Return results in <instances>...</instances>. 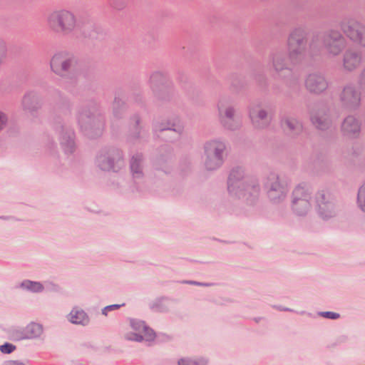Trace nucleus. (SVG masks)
Instances as JSON below:
<instances>
[{"mask_svg": "<svg viewBox=\"0 0 365 365\" xmlns=\"http://www.w3.org/2000/svg\"><path fill=\"white\" fill-rule=\"evenodd\" d=\"M273 113L272 106L261 100L254 101L248 106L249 118L257 129L267 128L270 124Z\"/></svg>", "mask_w": 365, "mask_h": 365, "instance_id": "nucleus-10", "label": "nucleus"}, {"mask_svg": "<svg viewBox=\"0 0 365 365\" xmlns=\"http://www.w3.org/2000/svg\"><path fill=\"white\" fill-rule=\"evenodd\" d=\"M262 319L261 317H259V318H255V321L257 323H258V322L260 321V319Z\"/></svg>", "mask_w": 365, "mask_h": 365, "instance_id": "nucleus-51", "label": "nucleus"}, {"mask_svg": "<svg viewBox=\"0 0 365 365\" xmlns=\"http://www.w3.org/2000/svg\"><path fill=\"white\" fill-rule=\"evenodd\" d=\"M127 108L125 91L122 89L116 90L112 103L113 117L115 119L123 118L126 113Z\"/></svg>", "mask_w": 365, "mask_h": 365, "instance_id": "nucleus-24", "label": "nucleus"}, {"mask_svg": "<svg viewBox=\"0 0 365 365\" xmlns=\"http://www.w3.org/2000/svg\"><path fill=\"white\" fill-rule=\"evenodd\" d=\"M309 114L311 124L315 129L327 131L332 127L334 120L327 104L316 105L309 110Z\"/></svg>", "mask_w": 365, "mask_h": 365, "instance_id": "nucleus-15", "label": "nucleus"}, {"mask_svg": "<svg viewBox=\"0 0 365 365\" xmlns=\"http://www.w3.org/2000/svg\"><path fill=\"white\" fill-rule=\"evenodd\" d=\"M283 129L291 136L297 137L304 130L302 122L293 116H285L281 121Z\"/></svg>", "mask_w": 365, "mask_h": 365, "instance_id": "nucleus-28", "label": "nucleus"}, {"mask_svg": "<svg viewBox=\"0 0 365 365\" xmlns=\"http://www.w3.org/2000/svg\"><path fill=\"white\" fill-rule=\"evenodd\" d=\"M8 120L7 115L4 112L0 111V133L7 126Z\"/></svg>", "mask_w": 365, "mask_h": 365, "instance_id": "nucleus-45", "label": "nucleus"}, {"mask_svg": "<svg viewBox=\"0 0 365 365\" xmlns=\"http://www.w3.org/2000/svg\"><path fill=\"white\" fill-rule=\"evenodd\" d=\"M359 86L365 91V67L361 71L357 81Z\"/></svg>", "mask_w": 365, "mask_h": 365, "instance_id": "nucleus-44", "label": "nucleus"}, {"mask_svg": "<svg viewBox=\"0 0 365 365\" xmlns=\"http://www.w3.org/2000/svg\"><path fill=\"white\" fill-rule=\"evenodd\" d=\"M15 349L16 346L10 343H5L0 346V350L4 354H11Z\"/></svg>", "mask_w": 365, "mask_h": 365, "instance_id": "nucleus-46", "label": "nucleus"}, {"mask_svg": "<svg viewBox=\"0 0 365 365\" xmlns=\"http://www.w3.org/2000/svg\"><path fill=\"white\" fill-rule=\"evenodd\" d=\"M255 80L262 85L265 81V77L264 76H259V78L255 77Z\"/></svg>", "mask_w": 365, "mask_h": 365, "instance_id": "nucleus-50", "label": "nucleus"}, {"mask_svg": "<svg viewBox=\"0 0 365 365\" xmlns=\"http://www.w3.org/2000/svg\"><path fill=\"white\" fill-rule=\"evenodd\" d=\"M21 106L24 110L28 111L31 113L37 112L42 108V97L36 91H29L23 96Z\"/></svg>", "mask_w": 365, "mask_h": 365, "instance_id": "nucleus-23", "label": "nucleus"}, {"mask_svg": "<svg viewBox=\"0 0 365 365\" xmlns=\"http://www.w3.org/2000/svg\"><path fill=\"white\" fill-rule=\"evenodd\" d=\"M331 82L326 74L320 71L308 73L304 78V89L311 95L320 96L329 88Z\"/></svg>", "mask_w": 365, "mask_h": 365, "instance_id": "nucleus-14", "label": "nucleus"}, {"mask_svg": "<svg viewBox=\"0 0 365 365\" xmlns=\"http://www.w3.org/2000/svg\"><path fill=\"white\" fill-rule=\"evenodd\" d=\"M341 108L348 110H356L361 104V93L351 83L344 85L339 93Z\"/></svg>", "mask_w": 365, "mask_h": 365, "instance_id": "nucleus-18", "label": "nucleus"}, {"mask_svg": "<svg viewBox=\"0 0 365 365\" xmlns=\"http://www.w3.org/2000/svg\"><path fill=\"white\" fill-rule=\"evenodd\" d=\"M43 333L41 324L31 322L22 331H15L13 336L17 340L32 339L39 337Z\"/></svg>", "mask_w": 365, "mask_h": 365, "instance_id": "nucleus-26", "label": "nucleus"}, {"mask_svg": "<svg viewBox=\"0 0 365 365\" xmlns=\"http://www.w3.org/2000/svg\"><path fill=\"white\" fill-rule=\"evenodd\" d=\"M341 67L344 71L353 73L357 71L363 63L361 51L354 48L345 49L342 53Z\"/></svg>", "mask_w": 365, "mask_h": 365, "instance_id": "nucleus-20", "label": "nucleus"}, {"mask_svg": "<svg viewBox=\"0 0 365 365\" xmlns=\"http://www.w3.org/2000/svg\"><path fill=\"white\" fill-rule=\"evenodd\" d=\"M340 29L351 42L365 46V25L355 19H345L339 23Z\"/></svg>", "mask_w": 365, "mask_h": 365, "instance_id": "nucleus-16", "label": "nucleus"}, {"mask_svg": "<svg viewBox=\"0 0 365 365\" xmlns=\"http://www.w3.org/2000/svg\"><path fill=\"white\" fill-rule=\"evenodd\" d=\"M361 46L365 48V46Z\"/></svg>", "mask_w": 365, "mask_h": 365, "instance_id": "nucleus-54", "label": "nucleus"}, {"mask_svg": "<svg viewBox=\"0 0 365 365\" xmlns=\"http://www.w3.org/2000/svg\"><path fill=\"white\" fill-rule=\"evenodd\" d=\"M361 121L356 115L349 114L341 122V133L349 139L358 138L361 134Z\"/></svg>", "mask_w": 365, "mask_h": 365, "instance_id": "nucleus-21", "label": "nucleus"}, {"mask_svg": "<svg viewBox=\"0 0 365 365\" xmlns=\"http://www.w3.org/2000/svg\"><path fill=\"white\" fill-rule=\"evenodd\" d=\"M164 298L157 299L151 306V308L160 312H164L168 311V308L163 304V300Z\"/></svg>", "mask_w": 365, "mask_h": 365, "instance_id": "nucleus-41", "label": "nucleus"}, {"mask_svg": "<svg viewBox=\"0 0 365 365\" xmlns=\"http://www.w3.org/2000/svg\"><path fill=\"white\" fill-rule=\"evenodd\" d=\"M357 202L359 207L365 212V182L361 185L358 192Z\"/></svg>", "mask_w": 365, "mask_h": 365, "instance_id": "nucleus-38", "label": "nucleus"}, {"mask_svg": "<svg viewBox=\"0 0 365 365\" xmlns=\"http://www.w3.org/2000/svg\"><path fill=\"white\" fill-rule=\"evenodd\" d=\"M227 191L230 197L254 205L259 200L261 187L257 178L246 175L245 169L237 166L228 175Z\"/></svg>", "mask_w": 365, "mask_h": 365, "instance_id": "nucleus-2", "label": "nucleus"}, {"mask_svg": "<svg viewBox=\"0 0 365 365\" xmlns=\"http://www.w3.org/2000/svg\"><path fill=\"white\" fill-rule=\"evenodd\" d=\"M130 326L134 331L143 334L145 341H150L155 339V333L151 328L148 327L143 321L130 319Z\"/></svg>", "mask_w": 365, "mask_h": 365, "instance_id": "nucleus-29", "label": "nucleus"}, {"mask_svg": "<svg viewBox=\"0 0 365 365\" xmlns=\"http://www.w3.org/2000/svg\"><path fill=\"white\" fill-rule=\"evenodd\" d=\"M153 167L156 170L162 171L165 174H168L172 170V154L158 155L153 161Z\"/></svg>", "mask_w": 365, "mask_h": 365, "instance_id": "nucleus-31", "label": "nucleus"}, {"mask_svg": "<svg viewBox=\"0 0 365 365\" xmlns=\"http://www.w3.org/2000/svg\"><path fill=\"white\" fill-rule=\"evenodd\" d=\"M50 68L56 75L65 79H71L78 71V59L71 52L58 51L51 58Z\"/></svg>", "mask_w": 365, "mask_h": 365, "instance_id": "nucleus-7", "label": "nucleus"}, {"mask_svg": "<svg viewBox=\"0 0 365 365\" xmlns=\"http://www.w3.org/2000/svg\"><path fill=\"white\" fill-rule=\"evenodd\" d=\"M225 143L220 139H210L205 142L202 155L205 169L215 171L221 168L225 162Z\"/></svg>", "mask_w": 365, "mask_h": 365, "instance_id": "nucleus-6", "label": "nucleus"}, {"mask_svg": "<svg viewBox=\"0 0 365 365\" xmlns=\"http://www.w3.org/2000/svg\"><path fill=\"white\" fill-rule=\"evenodd\" d=\"M207 363V360L202 358L197 359L182 358L178 361V365H206Z\"/></svg>", "mask_w": 365, "mask_h": 365, "instance_id": "nucleus-36", "label": "nucleus"}, {"mask_svg": "<svg viewBox=\"0 0 365 365\" xmlns=\"http://www.w3.org/2000/svg\"><path fill=\"white\" fill-rule=\"evenodd\" d=\"M321 42V49L314 44V40L309 43V56L312 60H316L321 56V51L329 58H336L340 56L347 46V39L341 30L337 28H328L319 34Z\"/></svg>", "mask_w": 365, "mask_h": 365, "instance_id": "nucleus-4", "label": "nucleus"}, {"mask_svg": "<svg viewBox=\"0 0 365 365\" xmlns=\"http://www.w3.org/2000/svg\"><path fill=\"white\" fill-rule=\"evenodd\" d=\"M263 187L269 201L274 205L282 203L289 192L287 186L283 183L278 174L269 173L263 181Z\"/></svg>", "mask_w": 365, "mask_h": 365, "instance_id": "nucleus-11", "label": "nucleus"}, {"mask_svg": "<svg viewBox=\"0 0 365 365\" xmlns=\"http://www.w3.org/2000/svg\"><path fill=\"white\" fill-rule=\"evenodd\" d=\"M77 121L82 132L93 138L102 135L105 127V112L101 103L91 101L81 106L77 112Z\"/></svg>", "mask_w": 365, "mask_h": 365, "instance_id": "nucleus-3", "label": "nucleus"}, {"mask_svg": "<svg viewBox=\"0 0 365 365\" xmlns=\"http://www.w3.org/2000/svg\"><path fill=\"white\" fill-rule=\"evenodd\" d=\"M318 315L320 317H322L324 318L329 319H337L340 317V314L339 313L330 312V311L319 312H318Z\"/></svg>", "mask_w": 365, "mask_h": 365, "instance_id": "nucleus-42", "label": "nucleus"}, {"mask_svg": "<svg viewBox=\"0 0 365 365\" xmlns=\"http://www.w3.org/2000/svg\"><path fill=\"white\" fill-rule=\"evenodd\" d=\"M315 202L317 215L322 220L327 221L337 215L339 207L329 190H319L315 194Z\"/></svg>", "mask_w": 365, "mask_h": 365, "instance_id": "nucleus-12", "label": "nucleus"}, {"mask_svg": "<svg viewBox=\"0 0 365 365\" xmlns=\"http://www.w3.org/2000/svg\"><path fill=\"white\" fill-rule=\"evenodd\" d=\"M291 207L298 216H305L312 208V192L304 184L297 185L292 192Z\"/></svg>", "mask_w": 365, "mask_h": 365, "instance_id": "nucleus-13", "label": "nucleus"}, {"mask_svg": "<svg viewBox=\"0 0 365 365\" xmlns=\"http://www.w3.org/2000/svg\"><path fill=\"white\" fill-rule=\"evenodd\" d=\"M274 307L277 309H279V310H280V311L294 312V310L290 309V308L284 307H282V306H274Z\"/></svg>", "mask_w": 365, "mask_h": 365, "instance_id": "nucleus-49", "label": "nucleus"}, {"mask_svg": "<svg viewBox=\"0 0 365 365\" xmlns=\"http://www.w3.org/2000/svg\"><path fill=\"white\" fill-rule=\"evenodd\" d=\"M230 89L232 92L238 93L247 88V83L245 76L233 73L230 76Z\"/></svg>", "mask_w": 365, "mask_h": 365, "instance_id": "nucleus-34", "label": "nucleus"}, {"mask_svg": "<svg viewBox=\"0 0 365 365\" xmlns=\"http://www.w3.org/2000/svg\"><path fill=\"white\" fill-rule=\"evenodd\" d=\"M217 108L219 122L225 129L234 131L240 128L242 121L236 114V108L232 98H220Z\"/></svg>", "mask_w": 365, "mask_h": 365, "instance_id": "nucleus-9", "label": "nucleus"}, {"mask_svg": "<svg viewBox=\"0 0 365 365\" xmlns=\"http://www.w3.org/2000/svg\"><path fill=\"white\" fill-rule=\"evenodd\" d=\"M48 28L53 33L68 36L79 33L85 38H97L95 24L91 21L78 20L76 15L68 9L52 11L46 18Z\"/></svg>", "mask_w": 365, "mask_h": 365, "instance_id": "nucleus-1", "label": "nucleus"}, {"mask_svg": "<svg viewBox=\"0 0 365 365\" xmlns=\"http://www.w3.org/2000/svg\"><path fill=\"white\" fill-rule=\"evenodd\" d=\"M68 319L72 324L82 326H87L90 322L88 315L83 309L78 307H74L68 315Z\"/></svg>", "mask_w": 365, "mask_h": 365, "instance_id": "nucleus-32", "label": "nucleus"}, {"mask_svg": "<svg viewBox=\"0 0 365 365\" xmlns=\"http://www.w3.org/2000/svg\"><path fill=\"white\" fill-rule=\"evenodd\" d=\"M109 5L115 10H123L127 5L128 0H108Z\"/></svg>", "mask_w": 365, "mask_h": 365, "instance_id": "nucleus-40", "label": "nucleus"}, {"mask_svg": "<svg viewBox=\"0 0 365 365\" xmlns=\"http://www.w3.org/2000/svg\"><path fill=\"white\" fill-rule=\"evenodd\" d=\"M19 287L32 293H40L42 292L44 289V287L41 282L31 281L29 279H25L22 281L20 283Z\"/></svg>", "mask_w": 365, "mask_h": 365, "instance_id": "nucleus-35", "label": "nucleus"}, {"mask_svg": "<svg viewBox=\"0 0 365 365\" xmlns=\"http://www.w3.org/2000/svg\"><path fill=\"white\" fill-rule=\"evenodd\" d=\"M305 313V312L302 311L300 312L301 314H304Z\"/></svg>", "mask_w": 365, "mask_h": 365, "instance_id": "nucleus-53", "label": "nucleus"}, {"mask_svg": "<svg viewBox=\"0 0 365 365\" xmlns=\"http://www.w3.org/2000/svg\"><path fill=\"white\" fill-rule=\"evenodd\" d=\"M184 283L197 285V286H202V287H210L212 285V284H210V283H202V282L191 281V280L190 281H185Z\"/></svg>", "mask_w": 365, "mask_h": 365, "instance_id": "nucleus-47", "label": "nucleus"}, {"mask_svg": "<svg viewBox=\"0 0 365 365\" xmlns=\"http://www.w3.org/2000/svg\"><path fill=\"white\" fill-rule=\"evenodd\" d=\"M140 117L135 113L130 118V135L134 140L145 138L148 136L146 132L140 125Z\"/></svg>", "mask_w": 365, "mask_h": 365, "instance_id": "nucleus-30", "label": "nucleus"}, {"mask_svg": "<svg viewBox=\"0 0 365 365\" xmlns=\"http://www.w3.org/2000/svg\"><path fill=\"white\" fill-rule=\"evenodd\" d=\"M58 100L56 101L54 109L66 115L71 113V106L69 100L59 91H56Z\"/></svg>", "mask_w": 365, "mask_h": 365, "instance_id": "nucleus-33", "label": "nucleus"}, {"mask_svg": "<svg viewBox=\"0 0 365 365\" xmlns=\"http://www.w3.org/2000/svg\"><path fill=\"white\" fill-rule=\"evenodd\" d=\"M0 219H4V220H5V219H6V217H0Z\"/></svg>", "mask_w": 365, "mask_h": 365, "instance_id": "nucleus-52", "label": "nucleus"}, {"mask_svg": "<svg viewBox=\"0 0 365 365\" xmlns=\"http://www.w3.org/2000/svg\"><path fill=\"white\" fill-rule=\"evenodd\" d=\"M95 165L101 170L118 173L125 166L123 152L116 147H105L97 153Z\"/></svg>", "mask_w": 365, "mask_h": 365, "instance_id": "nucleus-8", "label": "nucleus"}, {"mask_svg": "<svg viewBox=\"0 0 365 365\" xmlns=\"http://www.w3.org/2000/svg\"><path fill=\"white\" fill-rule=\"evenodd\" d=\"M287 52L293 66L301 64L305 59L308 51V33L305 28L297 26L287 36Z\"/></svg>", "mask_w": 365, "mask_h": 365, "instance_id": "nucleus-5", "label": "nucleus"}, {"mask_svg": "<svg viewBox=\"0 0 365 365\" xmlns=\"http://www.w3.org/2000/svg\"><path fill=\"white\" fill-rule=\"evenodd\" d=\"M54 129L58 133L61 149L66 155H71L76 150L75 133L73 130L61 121L54 123Z\"/></svg>", "mask_w": 365, "mask_h": 365, "instance_id": "nucleus-19", "label": "nucleus"}, {"mask_svg": "<svg viewBox=\"0 0 365 365\" xmlns=\"http://www.w3.org/2000/svg\"><path fill=\"white\" fill-rule=\"evenodd\" d=\"M4 365H25L24 363L19 361H6L4 363Z\"/></svg>", "mask_w": 365, "mask_h": 365, "instance_id": "nucleus-48", "label": "nucleus"}, {"mask_svg": "<svg viewBox=\"0 0 365 365\" xmlns=\"http://www.w3.org/2000/svg\"><path fill=\"white\" fill-rule=\"evenodd\" d=\"M124 339L128 341L141 342L145 340L143 334L136 331H128L124 334Z\"/></svg>", "mask_w": 365, "mask_h": 365, "instance_id": "nucleus-37", "label": "nucleus"}, {"mask_svg": "<svg viewBox=\"0 0 365 365\" xmlns=\"http://www.w3.org/2000/svg\"><path fill=\"white\" fill-rule=\"evenodd\" d=\"M167 81V75L162 71H154L150 76V87L155 96L160 100H168V97L165 94L163 91Z\"/></svg>", "mask_w": 365, "mask_h": 365, "instance_id": "nucleus-22", "label": "nucleus"}, {"mask_svg": "<svg viewBox=\"0 0 365 365\" xmlns=\"http://www.w3.org/2000/svg\"><path fill=\"white\" fill-rule=\"evenodd\" d=\"M145 165V158L142 153H136L131 156L129 166L133 179L140 180L143 178Z\"/></svg>", "mask_w": 365, "mask_h": 365, "instance_id": "nucleus-27", "label": "nucleus"}, {"mask_svg": "<svg viewBox=\"0 0 365 365\" xmlns=\"http://www.w3.org/2000/svg\"><path fill=\"white\" fill-rule=\"evenodd\" d=\"M271 68L279 78H284L287 74H291L294 66L289 59V53L284 49L273 50L269 55Z\"/></svg>", "mask_w": 365, "mask_h": 365, "instance_id": "nucleus-17", "label": "nucleus"}, {"mask_svg": "<svg viewBox=\"0 0 365 365\" xmlns=\"http://www.w3.org/2000/svg\"><path fill=\"white\" fill-rule=\"evenodd\" d=\"M155 132L169 133L170 140H175L180 138L182 133V126L176 121L166 120L157 123L154 126Z\"/></svg>", "mask_w": 365, "mask_h": 365, "instance_id": "nucleus-25", "label": "nucleus"}, {"mask_svg": "<svg viewBox=\"0 0 365 365\" xmlns=\"http://www.w3.org/2000/svg\"><path fill=\"white\" fill-rule=\"evenodd\" d=\"M124 305H125V304H115L108 305L102 309V314L107 316L108 312L118 309L119 308H120L121 307H123Z\"/></svg>", "mask_w": 365, "mask_h": 365, "instance_id": "nucleus-43", "label": "nucleus"}, {"mask_svg": "<svg viewBox=\"0 0 365 365\" xmlns=\"http://www.w3.org/2000/svg\"><path fill=\"white\" fill-rule=\"evenodd\" d=\"M7 45L6 41L0 37V66L2 65L7 58Z\"/></svg>", "mask_w": 365, "mask_h": 365, "instance_id": "nucleus-39", "label": "nucleus"}]
</instances>
